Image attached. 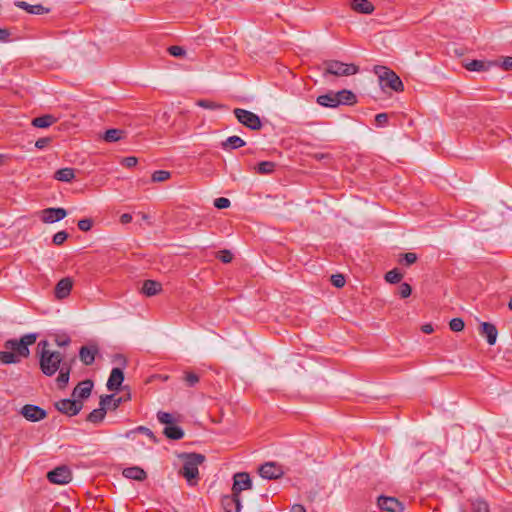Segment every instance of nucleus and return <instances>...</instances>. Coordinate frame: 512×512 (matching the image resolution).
Returning a JSON list of instances; mask_svg holds the SVG:
<instances>
[{"label": "nucleus", "mask_w": 512, "mask_h": 512, "mask_svg": "<svg viewBox=\"0 0 512 512\" xmlns=\"http://www.w3.org/2000/svg\"><path fill=\"white\" fill-rule=\"evenodd\" d=\"M67 238H68V233L66 231H59L54 234L53 243L55 245H61L66 241Z\"/></svg>", "instance_id": "nucleus-45"}, {"label": "nucleus", "mask_w": 512, "mask_h": 512, "mask_svg": "<svg viewBox=\"0 0 512 512\" xmlns=\"http://www.w3.org/2000/svg\"><path fill=\"white\" fill-rule=\"evenodd\" d=\"M220 260L223 263H229L232 260V254L229 251L224 250L221 252Z\"/></svg>", "instance_id": "nucleus-56"}, {"label": "nucleus", "mask_w": 512, "mask_h": 512, "mask_svg": "<svg viewBox=\"0 0 512 512\" xmlns=\"http://www.w3.org/2000/svg\"><path fill=\"white\" fill-rule=\"evenodd\" d=\"M132 221V216L131 214H128V213H124L120 216V222L122 224H128Z\"/></svg>", "instance_id": "nucleus-57"}, {"label": "nucleus", "mask_w": 512, "mask_h": 512, "mask_svg": "<svg viewBox=\"0 0 512 512\" xmlns=\"http://www.w3.org/2000/svg\"><path fill=\"white\" fill-rule=\"evenodd\" d=\"M464 321L461 318H453L450 323L449 327L453 332H460L464 329Z\"/></svg>", "instance_id": "nucleus-42"}, {"label": "nucleus", "mask_w": 512, "mask_h": 512, "mask_svg": "<svg viewBox=\"0 0 512 512\" xmlns=\"http://www.w3.org/2000/svg\"><path fill=\"white\" fill-rule=\"evenodd\" d=\"M472 512H490L488 503L483 499H476L471 502Z\"/></svg>", "instance_id": "nucleus-36"}, {"label": "nucleus", "mask_w": 512, "mask_h": 512, "mask_svg": "<svg viewBox=\"0 0 512 512\" xmlns=\"http://www.w3.org/2000/svg\"><path fill=\"white\" fill-rule=\"evenodd\" d=\"M67 211L64 208H46L41 212V220L44 223H55L64 219Z\"/></svg>", "instance_id": "nucleus-13"}, {"label": "nucleus", "mask_w": 512, "mask_h": 512, "mask_svg": "<svg viewBox=\"0 0 512 512\" xmlns=\"http://www.w3.org/2000/svg\"><path fill=\"white\" fill-rule=\"evenodd\" d=\"M122 402L121 397H115L113 394L101 396L100 398V406H105L107 410H115L117 409Z\"/></svg>", "instance_id": "nucleus-25"}, {"label": "nucleus", "mask_w": 512, "mask_h": 512, "mask_svg": "<svg viewBox=\"0 0 512 512\" xmlns=\"http://www.w3.org/2000/svg\"><path fill=\"white\" fill-rule=\"evenodd\" d=\"M290 512H306L304 506L300 504H295L292 506Z\"/></svg>", "instance_id": "nucleus-59"}, {"label": "nucleus", "mask_w": 512, "mask_h": 512, "mask_svg": "<svg viewBox=\"0 0 512 512\" xmlns=\"http://www.w3.org/2000/svg\"><path fill=\"white\" fill-rule=\"evenodd\" d=\"M182 380L187 387H194L199 383L200 377L193 371H185Z\"/></svg>", "instance_id": "nucleus-35"}, {"label": "nucleus", "mask_w": 512, "mask_h": 512, "mask_svg": "<svg viewBox=\"0 0 512 512\" xmlns=\"http://www.w3.org/2000/svg\"><path fill=\"white\" fill-rule=\"evenodd\" d=\"M492 65H493V62L486 63L482 60H472V61L468 62L467 64H465V68L469 71L481 72V71H487L489 69V67Z\"/></svg>", "instance_id": "nucleus-31"}, {"label": "nucleus", "mask_w": 512, "mask_h": 512, "mask_svg": "<svg viewBox=\"0 0 512 512\" xmlns=\"http://www.w3.org/2000/svg\"><path fill=\"white\" fill-rule=\"evenodd\" d=\"M170 177H171V173L169 171L157 170V171L153 172V174L151 176V180L153 182H164V181L168 180Z\"/></svg>", "instance_id": "nucleus-38"}, {"label": "nucleus", "mask_w": 512, "mask_h": 512, "mask_svg": "<svg viewBox=\"0 0 512 512\" xmlns=\"http://www.w3.org/2000/svg\"><path fill=\"white\" fill-rule=\"evenodd\" d=\"M493 65L500 66L505 71L512 70V57H505L500 63H498L497 61L493 62Z\"/></svg>", "instance_id": "nucleus-46"}, {"label": "nucleus", "mask_w": 512, "mask_h": 512, "mask_svg": "<svg viewBox=\"0 0 512 512\" xmlns=\"http://www.w3.org/2000/svg\"><path fill=\"white\" fill-rule=\"evenodd\" d=\"M47 479L53 484L65 485L72 480V473L67 466H59L47 473Z\"/></svg>", "instance_id": "nucleus-7"}, {"label": "nucleus", "mask_w": 512, "mask_h": 512, "mask_svg": "<svg viewBox=\"0 0 512 512\" xmlns=\"http://www.w3.org/2000/svg\"><path fill=\"white\" fill-rule=\"evenodd\" d=\"M252 488V481L250 476L246 472H239L234 475V483L232 486V492L240 495L244 490Z\"/></svg>", "instance_id": "nucleus-12"}, {"label": "nucleus", "mask_w": 512, "mask_h": 512, "mask_svg": "<svg viewBox=\"0 0 512 512\" xmlns=\"http://www.w3.org/2000/svg\"><path fill=\"white\" fill-rule=\"evenodd\" d=\"M106 411L107 409L105 408V406H100L99 408L94 409L88 414L87 421L94 424L102 422L103 419L105 418Z\"/></svg>", "instance_id": "nucleus-32"}, {"label": "nucleus", "mask_w": 512, "mask_h": 512, "mask_svg": "<svg viewBox=\"0 0 512 512\" xmlns=\"http://www.w3.org/2000/svg\"><path fill=\"white\" fill-rule=\"evenodd\" d=\"M331 282L335 287L341 288L345 285V278L342 274H335L331 276Z\"/></svg>", "instance_id": "nucleus-51"}, {"label": "nucleus", "mask_w": 512, "mask_h": 512, "mask_svg": "<svg viewBox=\"0 0 512 512\" xmlns=\"http://www.w3.org/2000/svg\"><path fill=\"white\" fill-rule=\"evenodd\" d=\"M49 142H50V138H48V137L39 138L36 141L35 146L39 149H43L49 144Z\"/></svg>", "instance_id": "nucleus-54"}, {"label": "nucleus", "mask_w": 512, "mask_h": 512, "mask_svg": "<svg viewBox=\"0 0 512 512\" xmlns=\"http://www.w3.org/2000/svg\"><path fill=\"white\" fill-rule=\"evenodd\" d=\"M93 388V382L91 380H84L80 382L73 390V397L86 399L90 396Z\"/></svg>", "instance_id": "nucleus-18"}, {"label": "nucleus", "mask_w": 512, "mask_h": 512, "mask_svg": "<svg viewBox=\"0 0 512 512\" xmlns=\"http://www.w3.org/2000/svg\"><path fill=\"white\" fill-rule=\"evenodd\" d=\"M38 348L41 372L51 377L59 371L56 382L59 388H64L69 382L72 370L71 363L64 361V355L61 352L50 350L47 340H41L38 343Z\"/></svg>", "instance_id": "nucleus-1"}, {"label": "nucleus", "mask_w": 512, "mask_h": 512, "mask_svg": "<svg viewBox=\"0 0 512 512\" xmlns=\"http://www.w3.org/2000/svg\"><path fill=\"white\" fill-rule=\"evenodd\" d=\"M245 141L239 136H230L221 143L222 149L226 151L235 150L245 146Z\"/></svg>", "instance_id": "nucleus-24"}, {"label": "nucleus", "mask_w": 512, "mask_h": 512, "mask_svg": "<svg viewBox=\"0 0 512 512\" xmlns=\"http://www.w3.org/2000/svg\"><path fill=\"white\" fill-rule=\"evenodd\" d=\"M138 163V160L136 157H133V156H129V157H125L123 160H122V164L128 168H132L134 166H136Z\"/></svg>", "instance_id": "nucleus-53"}, {"label": "nucleus", "mask_w": 512, "mask_h": 512, "mask_svg": "<svg viewBox=\"0 0 512 512\" xmlns=\"http://www.w3.org/2000/svg\"><path fill=\"white\" fill-rule=\"evenodd\" d=\"M221 503L226 512H240L242 509L241 496L233 492L231 495L224 496Z\"/></svg>", "instance_id": "nucleus-14"}, {"label": "nucleus", "mask_w": 512, "mask_h": 512, "mask_svg": "<svg viewBox=\"0 0 512 512\" xmlns=\"http://www.w3.org/2000/svg\"><path fill=\"white\" fill-rule=\"evenodd\" d=\"M55 343L59 347H65L70 344V338L67 335H56L54 339Z\"/></svg>", "instance_id": "nucleus-49"}, {"label": "nucleus", "mask_w": 512, "mask_h": 512, "mask_svg": "<svg viewBox=\"0 0 512 512\" xmlns=\"http://www.w3.org/2000/svg\"><path fill=\"white\" fill-rule=\"evenodd\" d=\"M124 131L121 129H108L104 134V140L107 142H116L123 138Z\"/></svg>", "instance_id": "nucleus-33"}, {"label": "nucleus", "mask_w": 512, "mask_h": 512, "mask_svg": "<svg viewBox=\"0 0 512 512\" xmlns=\"http://www.w3.org/2000/svg\"><path fill=\"white\" fill-rule=\"evenodd\" d=\"M276 164L272 161H262L255 168L256 172L261 175L270 174L274 171Z\"/></svg>", "instance_id": "nucleus-34"}, {"label": "nucleus", "mask_w": 512, "mask_h": 512, "mask_svg": "<svg viewBox=\"0 0 512 512\" xmlns=\"http://www.w3.org/2000/svg\"><path fill=\"white\" fill-rule=\"evenodd\" d=\"M57 119L51 114H45L39 117H36L32 120V125L37 128H48L52 124H54Z\"/></svg>", "instance_id": "nucleus-28"}, {"label": "nucleus", "mask_w": 512, "mask_h": 512, "mask_svg": "<svg viewBox=\"0 0 512 512\" xmlns=\"http://www.w3.org/2000/svg\"><path fill=\"white\" fill-rule=\"evenodd\" d=\"M82 406V403L71 399H61L55 403L56 409L68 416L77 415L81 411Z\"/></svg>", "instance_id": "nucleus-9"}, {"label": "nucleus", "mask_w": 512, "mask_h": 512, "mask_svg": "<svg viewBox=\"0 0 512 512\" xmlns=\"http://www.w3.org/2000/svg\"><path fill=\"white\" fill-rule=\"evenodd\" d=\"M135 432H138V433H141V434H144L146 435L147 437H149L154 443L157 442V439L154 435V433L147 427L145 426H138L135 430Z\"/></svg>", "instance_id": "nucleus-48"}, {"label": "nucleus", "mask_w": 512, "mask_h": 512, "mask_svg": "<svg viewBox=\"0 0 512 512\" xmlns=\"http://www.w3.org/2000/svg\"><path fill=\"white\" fill-rule=\"evenodd\" d=\"M417 261V255L412 252L404 253L401 255L399 262L406 266H410Z\"/></svg>", "instance_id": "nucleus-40"}, {"label": "nucleus", "mask_w": 512, "mask_h": 512, "mask_svg": "<svg viewBox=\"0 0 512 512\" xmlns=\"http://www.w3.org/2000/svg\"><path fill=\"white\" fill-rule=\"evenodd\" d=\"M21 415L31 422H38L47 416V412L37 405L26 404L21 408Z\"/></svg>", "instance_id": "nucleus-10"}, {"label": "nucleus", "mask_w": 512, "mask_h": 512, "mask_svg": "<svg viewBox=\"0 0 512 512\" xmlns=\"http://www.w3.org/2000/svg\"><path fill=\"white\" fill-rule=\"evenodd\" d=\"M480 335L485 337L489 345H494L497 340L498 331L494 324L482 322L480 325Z\"/></svg>", "instance_id": "nucleus-16"}, {"label": "nucleus", "mask_w": 512, "mask_h": 512, "mask_svg": "<svg viewBox=\"0 0 512 512\" xmlns=\"http://www.w3.org/2000/svg\"><path fill=\"white\" fill-rule=\"evenodd\" d=\"M183 466L179 473L187 480L190 486L196 485L199 479L198 467L204 463L205 456L200 453H181L178 456Z\"/></svg>", "instance_id": "nucleus-3"}, {"label": "nucleus", "mask_w": 512, "mask_h": 512, "mask_svg": "<svg viewBox=\"0 0 512 512\" xmlns=\"http://www.w3.org/2000/svg\"><path fill=\"white\" fill-rule=\"evenodd\" d=\"M168 52L173 57H183L186 54V50L182 46L173 45L170 46L168 49Z\"/></svg>", "instance_id": "nucleus-43"}, {"label": "nucleus", "mask_w": 512, "mask_h": 512, "mask_svg": "<svg viewBox=\"0 0 512 512\" xmlns=\"http://www.w3.org/2000/svg\"><path fill=\"white\" fill-rule=\"evenodd\" d=\"M197 105L202 107V108L210 109V110H216V109L224 108V105H221L219 103H216V102L210 101V100H206V99L199 100L197 102Z\"/></svg>", "instance_id": "nucleus-39"}, {"label": "nucleus", "mask_w": 512, "mask_h": 512, "mask_svg": "<svg viewBox=\"0 0 512 512\" xmlns=\"http://www.w3.org/2000/svg\"><path fill=\"white\" fill-rule=\"evenodd\" d=\"M402 277H403L402 273H400L399 270L396 268L388 271L385 274V280L391 284L399 283L401 281Z\"/></svg>", "instance_id": "nucleus-37"}, {"label": "nucleus", "mask_w": 512, "mask_h": 512, "mask_svg": "<svg viewBox=\"0 0 512 512\" xmlns=\"http://www.w3.org/2000/svg\"><path fill=\"white\" fill-rule=\"evenodd\" d=\"M164 435L172 440H180L184 437V431L180 426L169 425L163 430Z\"/></svg>", "instance_id": "nucleus-30"}, {"label": "nucleus", "mask_w": 512, "mask_h": 512, "mask_svg": "<svg viewBox=\"0 0 512 512\" xmlns=\"http://www.w3.org/2000/svg\"><path fill=\"white\" fill-rule=\"evenodd\" d=\"M399 295L401 298H407L411 295L412 293V288L411 286L408 284V283H402L400 286H399Z\"/></svg>", "instance_id": "nucleus-47"}, {"label": "nucleus", "mask_w": 512, "mask_h": 512, "mask_svg": "<svg viewBox=\"0 0 512 512\" xmlns=\"http://www.w3.org/2000/svg\"><path fill=\"white\" fill-rule=\"evenodd\" d=\"M359 67L355 64H347L338 60H329L324 63V75L350 76L358 73Z\"/></svg>", "instance_id": "nucleus-5"}, {"label": "nucleus", "mask_w": 512, "mask_h": 512, "mask_svg": "<svg viewBox=\"0 0 512 512\" xmlns=\"http://www.w3.org/2000/svg\"><path fill=\"white\" fill-rule=\"evenodd\" d=\"M162 289L161 283L154 280H145L142 286V292L146 296H154L158 294Z\"/></svg>", "instance_id": "nucleus-26"}, {"label": "nucleus", "mask_w": 512, "mask_h": 512, "mask_svg": "<svg viewBox=\"0 0 512 512\" xmlns=\"http://www.w3.org/2000/svg\"><path fill=\"white\" fill-rule=\"evenodd\" d=\"M375 72L378 74L380 85L383 88H390L395 92L404 90V85L400 77L391 69L385 66H376Z\"/></svg>", "instance_id": "nucleus-4"}, {"label": "nucleus", "mask_w": 512, "mask_h": 512, "mask_svg": "<svg viewBox=\"0 0 512 512\" xmlns=\"http://www.w3.org/2000/svg\"><path fill=\"white\" fill-rule=\"evenodd\" d=\"M157 419L160 423L166 424V426L172 425L174 421L173 416L170 413L164 411H159L157 413Z\"/></svg>", "instance_id": "nucleus-41"}, {"label": "nucleus", "mask_w": 512, "mask_h": 512, "mask_svg": "<svg viewBox=\"0 0 512 512\" xmlns=\"http://www.w3.org/2000/svg\"><path fill=\"white\" fill-rule=\"evenodd\" d=\"M122 475L131 480L144 481L147 478V473L139 466H132L123 469Z\"/></svg>", "instance_id": "nucleus-19"}, {"label": "nucleus", "mask_w": 512, "mask_h": 512, "mask_svg": "<svg viewBox=\"0 0 512 512\" xmlns=\"http://www.w3.org/2000/svg\"><path fill=\"white\" fill-rule=\"evenodd\" d=\"M38 338V333H27L20 339H8L4 342V350L0 351V363L18 364L30 355L29 346Z\"/></svg>", "instance_id": "nucleus-2"}, {"label": "nucleus", "mask_w": 512, "mask_h": 512, "mask_svg": "<svg viewBox=\"0 0 512 512\" xmlns=\"http://www.w3.org/2000/svg\"><path fill=\"white\" fill-rule=\"evenodd\" d=\"M351 8L362 14H372L374 11V5L368 0H350Z\"/></svg>", "instance_id": "nucleus-22"}, {"label": "nucleus", "mask_w": 512, "mask_h": 512, "mask_svg": "<svg viewBox=\"0 0 512 512\" xmlns=\"http://www.w3.org/2000/svg\"><path fill=\"white\" fill-rule=\"evenodd\" d=\"M124 380V373L120 368H113L107 381V388L110 391H116Z\"/></svg>", "instance_id": "nucleus-17"}, {"label": "nucleus", "mask_w": 512, "mask_h": 512, "mask_svg": "<svg viewBox=\"0 0 512 512\" xmlns=\"http://www.w3.org/2000/svg\"><path fill=\"white\" fill-rule=\"evenodd\" d=\"M10 32L7 29L0 28V42H8L10 40Z\"/></svg>", "instance_id": "nucleus-55"}, {"label": "nucleus", "mask_w": 512, "mask_h": 512, "mask_svg": "<svg viewBox=\"0 0 512 512\" xmlns=\"http://www.w3.org/2000/svg\"><path fill=\"white\" fill-rule=\"evenodd\" d=\"M508 307L510 310H512V297L510 298V300L508 302Z\"/></svg>", "instance_id": "nucleus-60"}, {"label": "nucleus", "mask_w": 512, "mask_h": 512, "mask_svg": "<svg viewBox=\"0 0 512 512\" xmlns=\"http://www.w3.org/2000/svg\"><path fill=\"white\" fill-rule=\"evenodd\" d=\"M97 353L98 349L96 346H82L79 351V357L85 365H91L95 361Z\"/></svg>", "instance_id": "nucleus-21"}, {"label": "nucleus", "mask_w": 512, "mask_h": 512, "mask_svg": "<svg viewBox=\"0 0 512 512\" xmlns=\"http://www.w3.org/2000/svg\"><path fill=\"white\" fill-rule=\"evenodd\" d=\"M15 6L20 9L25 10L29 14H34V15H42V14H46L50 11V9L42 6L41 4L31 5L25 1H17V2H15Z\"/></svg>", "instance_id": "nucleus-20"}, {"label": "nucleus", "mask_w": 512, "mask_h": 512, "mask_svg": "<svg viewBox=\"0 0 512 512\" xmlns=\"http://www.w3.org/2000/svg\"><path fill=\"white\" fill-rule=\"evenodd\" d=\"M214 206L218 209H225L230 206V200L225 197L216 198L214 201Z\"/></svg>", "instance_id": "nucleus-50"}, {"label": "nucleus", "mask_w": 512, "mask_h": 512, "mask_svg": "<svg viewBox=\"0 0 512 512\" xmlns=\"http://www.w3.org/2000/svg\"><path fill=\"white\" fill-rule=\"evenodd\" d=\"M235 117L237 120L243 124L244 126L248 127L251 130H259L262 127L261 120L258 115L255 113L241 109V108H235L233 111Z\"/></svg>", "instance_id": "nucleus-6"}, {"label": "nucleus", "mask_w": 512, "mask_h": 512, "mask_svg": "<svg viewBox=\"0 0 512 512\" xmlns=\"http://www.w3.org/2000/svg\"><path fill=\"white\" fill-rule=\"evenodd\" d=\"M54 178L61 182H71L75 178V170L73 168H61L54 174Z\"/></svg>", "instance_id": "nucleus-29"}, {"label": "nucleus", "mask_w": 512, "mask_h": 512, "mask_svg": "<svg viewBox=\"0 0 512 512\" xmlns=\"http://www.w3.org/2000/svg\"><path fill=\"white\" fill-rule=\"evenodd\" d=\"M421 331L425 334H431L434 331L432 324H424L421 327Z\"/></svg>", "instance_id": "nucleus-58"}, {"label": "nucleus", "mask_w": 512, "mask_h": 512, "mask_svg": "<svg viewBox=\"0 0 512 512\" xmlns=\"http://www.w3.org/2000/svg\"><path fill=\"white\" fill-rule=\"evenodd\" d=\"M73 281L70 277L62 278L55 286L54 294L59 300L66 298L72 289Z\"/></svg>", "instance_id": "nucleus-15"}, {"label": "nucleus", "mask_w": 512, "mask_h": 512, "mask_svg": "<svg viewBox=\"0 0 512 512\" xmlns=\"http://www.w3.org/2000/svg\"><path fill=\"white\" fill-rule=\"evenodd\" d=\"M317 103L323 107L336 108L339 106L336 93L329 92L317 97Z\"/></svg>", "instance_id": "nucleus-23"}, {"label": "nucleus", "mask_w": 512, "mask_h": 512, "mask_svg": "<svg viewBox=\"0 0 512 512\" xmlns=\"http://www.w3.org/2000/svg\"><path fill=\"white\" fill-rule=\"evenodd\" d=\"M92 224H93V222L91 219L84 218V219H81L78 221L77 226L81 231L87 232V231L91 230Z\"/></svg>", "instance_id": "nucleus-44"}, {"label": "nucleus", "mask_w": 512, "mask_h": 512, "mask_svg": "<svg viewBox=\"0 0 512 512\" xmlns=\"http://www.w3.org/2000/svg\"><path fill=\"white\" fill-rule=\"evenodd\" d=\"M339 105H353L356 103V95L350 90H341L336 92Z\"/></svg>", "instance_id": "nucleus-27"}, {"label": "nucleus", "mask_w": 512, "mask_h": 512, "mask_svg": "<svg viewBox=\"0 0 512 512\" xmlns=\"http://www.w3.org/2000/svg\"><path fill=\"white\" fill-rule=\"evenodd\" d=\"M377 126L383 127L388 122V115L386 113H379L375 116Z\"/></svg>", "instance_id": "nucleus-52"}, {"label": "nucleus", "mask_w": 512, "mask_h": 512, "mask_svg": "<svg viewBox=\"0 0 512 512\" xmlns=\"http://www.w3.org/2000/svg\"><path fill=\"white\" fill-rule=\"evenodd\" d=\"M259 474L264 479L273 480L282 477L284 470L275 462H266L259 467Z\"/></svg>", "instance_id": "nucleus-8"}, {"label": "nucleus", "mask_w": 512, "mask_h": 512, "mask_svg": "<svg viewBox=\"0 0 512 512\" xmlns=\"http://www.w3.org/2000/svg\"><path fill=\"white\" fill-rule=\"evenodd\" d=\"M378 507L385 512H402L404 505L395 497L379 496Z\"/></svg>", "instance_id": "nucleus-11"}]
</instances>
